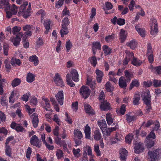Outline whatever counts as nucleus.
<instances>
[{"mask_svg": "<svg viewBox=\"0 0 161 161\" xmlns=\"http://www.w3.org/2000/svg\"><path fill=\"white\" fill-rule=\"evenodd\" d=\"M9 1V0H1L0 9L5 8L7 17L10 18L11 17L13 14H15L17 13L18 8L14 4L10 7Z\"/></svg>", "mask_w": 161, "mask_h": 161, "instance_id": "nucleus-1", "label": "nucleus"}, {"mask_svg": "<svg viewBox=\"0 0 161 161\" xmlns=\"http://www.w3.org/2000/svg\"><path fill=\"white\" fill-rule=\"evenodd\" d=\"M142 99L144 103L146 105V112L149 113L152 110L151 106V96L149 91H147L143 92L141 95Z\"/></svg>", "mask_w": 161, "mask_h": 161, "instance_id": "nucleus-2", "label": "nucleus"}, {"mask_svg": "<svg viewBox=\"0 0 161 161\" xmlns=\"http://www.w3.org/2000/svg\"><path fill=\"white\" fill-rule=\"evenodd\" d=\"M28 4V2L25 1V3L22 4L19 8V12L23 14V17L25 18H27L29 16H30L31 12H30L31 4L30 3H29L28 8L27 9L26 7Z\"/></svg>", "mask_w": 161, "mask_h": 161, "instance_id": "nucleus-3", "label": "nucleus"}, {"mask_svg": "<svg viewBox=\"0 0 161 161\" xmlns=\"http://www.w3.org/2000/svg\"><path fill=\"white\" fill-rule=\"evenodd\" d=\"M150 33L153 36H155L158 33V23L156 19L152 18L150 20Z\"/></svg>", "mask_w": 161, "mask_h": 161, "instance_id": "nucleus-4", "label": "nucleus"}, {"mask_svg": "<svg viewBox=\"0 0 161 161\" xmlns=\"http://www.w3.org/2000/svg\"><path fill=\"white\" fill-rule=\"evenodd\" d=\"M148 154L149 157V160L150 161H155L156 159H158L161 156V151L157 149L153 152L149 151Z\"/></svg>", "mask_w": 161, "mask_h": 161, "instance_id": "nucleus-5", "label": "nucleus"}, {"mask_svg": "<svg viewBox=\"0 0 161 161\" xmlns=\"http://www.w3.org/2000/svg\"><path fill=\"white\" fill-rule=\"evenodd\" d=\"M23 33L21 32H20L16 35V37L11 36L10 39V41L14 46H17L19 45L21 40V38L23 37Z\"/></svg>", "mask_w": 161, "mask_h": 161, "instance_id": "nucleus-6", "label": "nucleus"}, {"mask_svg": "<svg viewBox=\"0 0 161 161\" xmlns=\"http://www.w3.org/2000/svg\"><path fill=\"white\" fill-rule=\"evenodd\" d=\"M53 80L55 84L57 86L62 87L64 86L62 79L59 74L56 73L55 74L53 78Z\"/></svg>", "mask_w": 161, "mask_h": 161, "instance_id": "nucleus-7", "label": "nucleus"}, {"mask_svg": "<svg viewBox=\"0 0 161 161\" xmlns=\"http://www.w3.org/2000/svg\"><path fill=\"white\" fill-rule=\"evenodd\" d=\"M22 28L23 30L25 32V35L29 36L32 35V31L34 29V27L32 26L26 25H24Z\"/></svg>", "mask_w": 161, "mask_h": 161, "instance_id": "nucleus-8", "label": "nucleus"}, {"mask_svg": "<svg viewBox=\"0 0 161 161\" xmlns=\"http://www.w3.org/2000/svg\"><path fill=\"white\" fill-rule=\"evenodd\" d=\"M80 92L84 98H86L90 94V91L87 87L83 86L80 88Z\"/></svg>", "mask_w": 161, "mask_h": 161, "instance_id": "nucleus-9", "label": "nucleus"}, {"mask_svg": "<svg viewBox=\"0 0 161 161\" xmlns=\"http://www.w3.org/2000/svg\"><path fill=\"white\" fill-rule=\"evenodd\" d=\"M31 144L38 147H40L41 145L39 144L40 141L38 137L35 135H33L31 138L30 141Z\"/></svg>", "mask_w": 161, "mask_h": 161, "instance_id": "nucleus-10", "label": "nucleus"}, {"mask_svg": "<svg viewBox=\"0 0 161 161\" xmlns=\"http://www.w3.org/2000/svg\"><path fill=\"white\" fill-rule=\"evenodd\" d=\"M55 97L58 103L60 105H62L63 104V100L64 99L63 91L58 92L57 94L56 95Z\"/></svg>", "mask_w": 161, "mask_h": 161, "instance_id": "nucleus-11", "label": "nucleus"}, {"mask_svg": "<svg viewBox=\"0 0 161 161\" xmlns=\"http://www.w3.org/2000/svg\"><path fill=\"white\" fill-rule=\"evenodd\" d=\"M143 149L142 143L139 142L135 144L134 147V152L135 153L139 154L143 152Z\"/></svg>", "mask_w": 161, "mask_h": 161, "instance_id": "nucleus-12", "label": "nucleus"}, {"mask_svg": "<svg viewBox=\"0 0 161 161\" xmlns=\"http://www.w3.org/2000/svg\"><path fill=\"white\" fill-rule=\"evenodd\" d=\"M42 99L43 101L42 102V106L47 111H49L48 108L51 107L49 100L47 98L44 97H42Z\"/></svg>", "mask_w": 161, "mask_h": 161, "instance_id": "nucleus-13", "label": "nucleus"}, {"mask_svg": "<svg viewBox=\"0 0 161 161\" xmlns=\"http://www.w3.org/2000/svg\"><path fill=\"white\" fill-rule=\"evenodd\" d=\"M127 154V151L125 149L121 148L119 150L120 157L121 160L123 161H125Z\"/></svg>", "mask_w": 161, "mask_h": 161, "instance_id": "nucleus-14", "label": "nucleus"}, {"mask_svg": "<svg viewBox=\"0 0 161 161\" xmlns=\"http://www.w3.org/2000/svg\"><path fill=\"white\" fill-rule=\"evenodd\" d=\"M127 82L126 80L124 79V77L123 76L121 77L119 79V87L123 89H125L127 86Z\"/></svg>", "mask_w": 161, "mask_h": 161, "instance_id": "nucleus-15", "label": "nucleus"}, {"mask_svg": "<svg viewBox=\"0 0 161 161\" xmlns=\"http://www.w3.org/2000/svg\"><path fill=\"white\" fill-rule=\"evenodd\" d=\"M31 118L32 119V122L34 127H37L39 121L37 114L36 113L33 114L31 116Z\"/></svg>", "mask_w": 161, "mask_h": 161, "instance_id": "nucleus-16", "label": "nucleus"}, {"mask_svg": "<svg viewBox=\"0 0 161 161\" xmlns=\"http://www.w3.org/2000/svg\"><path fill=\"white\" fill-rule=\"evenodd\" d=\"M85 110L86 113L89 114L93 115L95 114V112L92 109L90 105L88 104H84Z\"/></svg>", "mask_w": 161, "mask_h": 161, "instance_id": "nucleus-17", "label": "nucleus"}, {"mask_svg": "<svg viewBox=\"0 0 161 161\" xmlns=\"http://www.w3.org/2000/svg\"><path fill=\"white\" fill-rule=\"evenodd\" d=\"M95 73L97 75L96 79L98 83H100L101 82L103 76V73L99 69H97Z\"/></svg>", "mask_w": 161, "mask_h": 161, "instance_id": "nucleus-18", "label": "nucleus"}, {"mask_svg": "<svg viewBox=\"0 0 161 161\" xmlns=\"http://www.w3.org/2000/svg\"><path fill=\"white\" fill-rule=\"evenodd\" d=\"M101 109L103 110H108L110 109V104L107 101H103L100 105Z\"/></svg>", "mask_w": 161, "mask_h": 161, "instance_id": "nucleus-19", "label": "nucleus"}, {"mask_svg": "<svg viewBox=\"0 0 161 161\" xmlns=\"http://www.w3.org/2000/svg\"><path fill=\"white\" fill-rule=\"evenodd\" d=\"M127 37V33L123 29H121L119 33V37L121 43L123 42Z\"/></svg>", "mask_w": 161, "mask_h": 161, "instance_id": "nucleus-20", "label": "nucleus"}, {"mask_svg": "<svg viewBox=\"0 0 161 161\" xmlns=\"http://www.w3.org/2000/svg\"><path fill=\"white\" fill-rule=\"evenodd\" d=\"M135 28L138 33L142 37H144L146 34V31L145 29L141 27L140 25H136L135 26Z\"/></svg>", "mask_w": 161, "mask_h": 161, "instance_id": "nucleus-21", "label": "nucleus"}, {"mask_svg": "<svg viewBox=\"0 0 161 161\" xmlns=\"http://www.w3.org/2000/svg\"><path fill=\"white\" fill-rule=\"evenodd\" d=\"M93 53L95 54L96 53V50H100L101 49V46L100 43L99 42H94L92 43V47Z\"/></svg>", "mask_w": 161, "mask_h": 161, "instance_id": "nucleus-22", "label": "nucleus"}, {"mask_svg": "<svg viewBox=\"0 0 161 161\" xmlns=\"http://www.w3.org/2000/svg\"><path fill=\"white\" fill-rule=\"evenodd\" d=\"M72 80L75 82H78L79 80L78 73L75 69H73L71 70L70 72Z\"/></svg>", "mask_w": 161, "mask_h": 161, "instance_id": "nucleus-23", "label": "nucleus"}, {"mask_svg": "<svg viewBox=\"0 0 161 161\" xmlns=\"http://www.w3.org/2000/svg\"><path fill=\"white\" fill-rule=\"evenodd\" d=\"M98 125L102 130V132H104L107 127L105 120L104 119L102 120L101 121L98 122Z\"/></svg>", "mask_w": 161, "mask_h": 161, "instance_id": "nucleus-24", "label": "nucleus"}, {"mask_svg": "<svg viewBox=\"0 0 161 161\" xmlns=\"http://www.w3.org/2000/svg\"><path fill=\"white\" fill-rule=\"evenodd\" d=\"M51 21L49 19H46L44 21V25L46 30L45 31V33H48L50 29Z\"/></svg>", "mask_w": 161, "mask_h": 161, "instance_id": "nucleus-25", "label": "nucleus"}, {"mask_svg": "<svg viewBox=\"0 0 161 161\" xmlns=\"http://www.w3.org/2000/svg\"><path fill=\"white\" fill-rule=\"evenodd\" d=\"M106 118L107 123L108 125L113 126V125H115V124L113 123V119L112 118L110 113H108L106 114Z\"/></svg>", "mask_w": 161, "mask_h": 161, "instance_id": "nucleus-26", "label": "nucleus"}, {"mask_svg": "<svg viewBox=\"0 0 161 161\" xmlns=\"http://www.w3.org/2000/svg\"><path fill=\"white\" fill-rule=\"evenodd\" d=\"M84 131L85 134V137L86 138L90 139L91 137V129L87 124L86 126Z\"/></svg>", "mask_w": 161, "mask_h": 161, "instance_id": "nucleus-27", "label": "nucleus"}, {"mask_svg": "<svg viewBox=\"0 0 161 161\" xmlns=\"http://www.w3.org/2000/svg\"><path fill=\"white\" fill-rule=\"evenodd\" d=\"M125 76L126 78V81L127 82H129L131 78L133 77V73L132 72H130L127 70H125L124 72Z\"/></svg>", "mask_w": 161, "mask_h": 161, "instance_id": "nucleus-28", "label": "nucleus"}, {"mask_svg": "<svg viewBox=\"0 0 161 161\" xmlns=\"http://www.w3.org/2000/svg\"><path fill=\"white\" fill-rule=\"evenodd\" d=\"M126 45L131 49H134L136 47L137 43L134 40H132L127 42Z\"/></svg>", "mask_w": 161, "mask_h": 161, "instance_id": "nucleus-29", "label": "nucleus"}, {"mask_svg": "<svg viewBox=\"0 0 161 161\" xmlns=\"http://www.w3.org/2000/svg\"><path fill=\"white\" fill-rule=\"evenodd\" d=\"M93 136L94 139L97 141H99L101 140V139H102L100 132L97 130H96L94 131Z\"/></svg>", "mask_w": 161, "mask_h": 161, "instance_id": "nucleus-30", "label": "nucleus"}, {"mask_svg": "<svg viewBox=\"0 0 161 161\" xmlns=\"http://www.w3.org/2000/svg\"><path fill=\"white\" fill-rule=\"evenodd\" d=\"M74 136L75 137L78 139H81L83 137L81 131L79 129H75L74 130Z\"/></svg>", "mask_w": 161, "mask_h": 161, "instance_id": "nucleus-31", "label": "nucleus"}, {"mask_svg": "<svg viewBox=\"0 0 161 161\" xmlns=\"http://www.w3.org/2000/svg\"><path fill=\"white\" fill-rule=\"evenodd\" d=\"M35 75L29 73L27 75L26 80L28 82L31 83L33 82L35 80Z\"/></svg>", "mask_w": 161, "mask_h": 161, "instance_id": "nucleus-32", "label": "nucleus"}, {"mask_svg": "<svg viewBox=\"0 0 161 161\" xmlns=\"http://www.w3.org/2000/svg\"><path fill=\"white\" fill-rule=\"evenodd\" d=\"M29 60L30 61L33 62L35 66H36L38 64L39 61L38 58L35 55L31 56L29 58Z\"/></svg>", "mask_w": 161, "mask_h": 161, "instance_id": "nucleus-33", "label": "nucleus"}, {"mask_svg": "<svg viewBox=\"0 0 161 161\" xmlns=\"http://www.w3.org/2000/svg\"><path fill=\"white\" fill-rule=\"evenodd\" d=\"M105 87L107 91L109 92L112 91L114 89V87L110 83L109 81H108L106 83Z\"/></svg>", "mask_w": 161, "mask_h": 161, "instance_id": "nucleus-34", "label": "nucleus"}, {"mask_svg": "<svg viewBox=\"0 0 161 161\" xmlns=\"http://www.w3.org/2000/svg\"><path fill=\"white\" fill-rule=\"evenodd\" d=\"M145 142L146 147L148 148H150L154 145V142L151 139L147 140L146 139L145 141Z\"/></svg>", "mask_w": 161, "mask_h": 161, "instance_id": "nucleus-35", "label": "nucleus"}, {"mask_svg": "<svg viewBox=\"0 0 161 161\" xmlns=\"http://www.w3.org/2000/svg\"><path fill=\"white\" fill-rule=\"evenodd\" d=\"M142 61L137 59L135 57H134L131 61L132 64L136 66H140L142 64Z\"/></svg>", "mask_w": 161, "mask_h": 161, "instance_id": "nucleus-36", "label": "nucleus"}, {"mask_svg": "<svg viewBox=\"0 0 161 161\" xmlns=\"http://www.w3.org/2000/svg\"><path fill=\"white\" fill-rule=\"evenodd\" d=\"M66 78V81L68 85L70 86L71 87L74 86L75 84L72 82L71 79V77L70 76L69 74H67V75Z\"/></svg>", "mask_w": 161, "mask_h": 161, "instance_id": "nucleus-37", "label": "nucleus"}, {"mask_svg": "<svg viewBox=\"0 0 161 161\" xmlns=\"http://www.w3.org/2000/svg\"><path fill=\"white\" fill-rule=\"evenodd\" d=\"M139 82L138 80L135 79L132 81L130 84L129 90H131L133 88L135 87H137L139 86Z\"/></svg>", "mask_w": 161, "mask_h": 161, "instance_id": "nucleus-38", "label": "nucleus"}, {"mask_svg": "<svg viewBox=\"0 0 161 161\" xmlns=\"http://www.w3.org/2000/svg\"><path fill=\"white\" fill-rule=\"evenodd\" d=\"M125 53L126 54L125 58L128 60H130L131 59H133L134 57V53L132 52H130L128 50H126L125 51Z\"/></svg>", "mask_w": 161, "mask_h": 161, "instance_id": "nucleus-39", "label": "nucleus"}, {"mask_svg": "<svg viewBox=\"0 0 161 161\" xmlns=\"http://www.w3.org/2000/svg\"><path fill=\"white\" fill-rule=\"evenodd\" d=\"M140 99V96L139 94H136L135 95L133 102V103L135 105H137L139 104V101Z\"/></svg>", "mask_w": 161, "mask_h": 161, "instance_id": "nucleus-40", "label": "nucleus"}, {"mask_svg": "<svg viewBox=\"0 0 161 161\" xmlns=\"http://www.w3.org/2000/svg\"><path fill=\"white\" fill-rule=\"evenodd\" d=\"M69 33L68 28L67 27H62L60 31V34L61 36L63 37L65 35H67Z\"/></svg>", "mask_w": 161, "mask_h": 161, "instance_id": "nucleus-41", "label": "nucleus"}, {"mask_svg": "<svg viewBox=\"0 0 161 161\" xmlns=\"http://www.w3.org/2000/svg\"><path fill=\"white\" fill-rule=\"evenodd\" d=\"M10 63L12 66H14L15 64L19 65L20 64V62L19 59L15 58H13L11 60Z\"/></svg>", "mask_w": 161, "mask_h": 161, "instance_id": "nucleus-42", "label": "nucleus"}, {"mask_svg": "<svg viewBox=\"0 0 161 161\" xmlns=\"http://www.w3.org/2000/svg\"><path fill=\"white\" fill-rule=\"evenodd\" d=\"M27 37L25 35H24L22 37V40L23 42V46L25 48H28L29 46V42L26 41Z\"/></svg>", "mask_w": 161, "mask_h": 161, "instance_id": "nucleus-43", "label": "nucleus"}, {"mask_svg": "<svg viewBox=\"0 0 161 161\" xmlns=\"http://www.w3.org/2000/svg\"><path fill=\"white\" fill-rule=\"evenodd\" d=\"M89 60L91 64L94 67H95L97 63V60L96 57L94 56H92L89 58Z\"/></svg>", "mask_w": 161, "mask_h": 161, "instance_id": "nucleus-44", "label": "nucleus"}, {"mask_svg": "<svg viewBox=\"0 0 161 161\" xmlns=\"http://www.w3.org/2000/svg\"><path fill=\"white\" fill-rule=\"evenodd\" d=\"M20 82L21 80L19 79L16 78L12 81V85L13 87H15L19 85Z\"/></svg>", "mask_w": 161, "mask_h": 161, "instance_id": "nucleus-45", "label": "nucleus"}, {"mask_svg": "<svg viewBox=\"0 0 161 161\" xmlns=\"http://www.w3.org/2000/svg\"><path fill=\"white\" fill-rule=\"evenodd\" d=\"M69 22L67 18H64L62 22V27H67L69 24Z\"/></svg>", "mask_w": 161, "mask_h": 161, "instance_id": "nucleus-46", "label": "nucleus"}, {"mask_svg": "<svg viewBox=\"0 0 161 161\" xmlns=\"http://www.w3.org/2000/svg\"><path fill=\"white\" fill-rule=\"evenodd\" d=\"M94 150L97 155L98 156L101 155V153L99 149V146L97 144H96L94 146Z\"/></svg>", "mask_w": 161, "mask_h": 161, "instance_id": "nucleus-47", "label": "nucleus"}, {"mask_svg": "<svg viewBox=\"0 0 161 161\" xmlns=\"http://www.w3.org/2000/svg\"><path fill=\"white\" fill-rule=\"evenodd\" d=\"M103 49L106 55L109 54L111 52V49L107 46H104L103 47Z\"/></svg>", "mask_w": 161, "mask_h": 161, "instance_id": "nucleus-48", "label": "nucleus"}, {"mask_svg": "<svg viewBox=\"0 0 161 161\" xmlns=\"http://www.w3.org/2000/svg\"><path fill=\"white\" fill-rule=\"evenodd\" d=\"M15 130L18 132H23L25 131V129L23 128L21 125L20 124H18L15 128Z\"/></svg>", "mask_w": 161, "mask_h": 161, "instance_id": "nucleus-49", "label": "nucleus"}, {"mask_svg": "<svg viewBox=\"0 0 161 161\" xmlns=\"http://www.w3.org/2000/svg\"><path fill=\"white\" fill-rule=\"evenodd\" d=\"M116 130V127H114L109 128H106L105 130L106 131V134L107 136H109L110 135V133L113 131H115Z\"/></svg>", "mask_w": 161, "mask_h": 161, "instance_id": "nucleus-50", "label": "nucleus"}, {"mask_svg": "<svg viewBox=\"0 0 161 161\" xmlns=\"http://www.w3.org/2000/svg\"><path fill=\"white\" fill-rule=\"evenodd\" d=\"M3 45L4 54L5 55H8V50L9 48L8 45L7 43H4Z\"/></svg>", "mask_w": 161, "mask_h": 161, "instance_id": "nucleus-51", "label": "nucleus"}, {"mask_svg": "<svg viewBox=\"0 0 161 161\" xmlns=\"http://www.w3.org/2000/svg\"><path fill=\"white\" fill-rule=\"evenodd\" d=\"M126 120L128 122H130L136 120V119L134 116H131L128 114L125 115Z\"/></svg>", "mask_w": 161, "mask_h": 161, "instance_id": "nucleus-52", "label": "nucleus"}, {"mask_svg": "<svg viewBox=\"0 0 161 161\" xmlns=\"http://www.w3.org/2000/svg\"><path fill=\"white\" fill-rule=\"evenodd\" d=\"M72 47V44L70 40H69L67 41L66 43V48L67 52H69Z\"/></svg>", "mask_w": 161, "mask_h": 161, "instance_id": "nucleus-53", "label": "nucleus"}, {"mask_svg": "<svg viewBox=\"0 0 161 161\" xmlns=\"http://www.w3.org/2000/svg\"><path fill=\"white\" fill-rule=\"evenodd\" d=\"M4 63L5 64V68L7 69V71H9V70L11 68V66L9 64V59L7 58L5 60Z\"/></svg>", "mask_w": 161, "mask_h": 161, "instance_id": "nucleus-54", "label": "nucleus"}, {"mask_svg": "<svg viewBox=\"0 0 161 161\" xmlns=\"http://www.w3.org/2000/svg\"><path fill=\"white\" fill-rule=\"evenodd\" d=\"M21 28L19 27L14 26L12 28V32L14 35L16 34L21 30Z\"/></svg>", "mask_w": 161, "mask_h": 161, "instance_id": "nucleus-55", "label": "nucleus"}, {"mask_svg": "<svg viewBox=\"0 0 161 161\" xmlns=\"http://www.w3.org/2000/svg\"><path fill=\"white\" fill-rule=\"evenodd\" d=\"M153 85L155 87H159L161 86V80L154 79L153 80Z\"/></svg>", "mask_w": 161, "mask_h": 161, "instance_id": "nucleus-56", "label": "nucleus"}, {"mask_svg": "<svg viewBox=\"0 0 161 161\" xmlns=\"http://www.w3.org/2000/svg\"><path fill=\"white\" fill-rule=\"evenodd\" d=\"M153 51L150 43L148 44L147 45V55L153 54Z\"/></svg>", "mask_w": 161, "mask_h": 161, "instance_id": "nucleus-57", "label": "nucleus"}, {"mask_svg": "<svg viewBox=\"0 0 161 161\" xmlns=\"http://www.w3.org/2000/svg\"><path fill=\"white\" fill-rule=\"evenodd\" d=\"M133 138V135L132 134H130L125 137V141L127 143H130Z\"/></svg>", "mask_w": 161, "mask_h": 161, "instance_id": "nucleus-58", "label": "nucleus"}, {"mask_svg": "<svg viewBox=\"0 0 161 161\" xmlns=\"http://www.w3.org/2000/svg\"><path fill=\"white\" fill-rule=\"evenodd\" d=\"M156 138V135L153 132V131L152 130L151 132L149 134L146 138V139H150V138L154 139Z\"/></svg>", "mask_w": 161, "mask_h": 161, "instance_id": "nucleus-59", "label": "nucleus"}, {"mask_svg": "<svg viewBox=\"0 0 161 161\" xmlns=\"http://www.w3.org/2000/svg\"><path fill=\"white\" fill-rule=\"evenodd\" d=\"M56 155L58 159L61 158L63 156V152L60 149H58L56 151Z\"/></svg>", "mask_w": 161, "mask_h": 161, "instance_id": "nucleus-60", "label": "nucleus"}, {"mask_svg": "<svg viewBox=\"0 0 161 161\" xmlns=\"http://www.w3.org/2000/svg\"><path fill=\"white\" fill-rule=\"evenodd\" d=\"M5 152L6 154L10 157L11 156V150L10 147L8 145L6 146Z\"/></svg>", "mask_w": 161, "mask_h": 161, "instance_id": "nucleus-61", "label": "nucleus"}, {"mask_svg": "<svg viewBox=\"0 0 161 161\" xmlns=\"http://www.w3.org/2000/svg\"><path fill=\"white\" fill-rule=\"evenodd\" d=\"M66 118L65 119V120L69 124H71L72 123V120L71 118L68 115L67 113H65V114Z\"/></svg>", "mask_w": 161, "mask_h": 161, "instance_id": "nucleus-62", "label": "nucleus"}, {"mask_svg": "<svg viewBox=\"0 0 161 161\" xmlns=\"http://www.w3.org/2000/svg\"><path fill=\"white\" fill-rule=\"evenodd\" d=\"M72 108L74 111H76L78 108V102L77 101L72 104Z\"/></svg>", "mask_w": 161, "mask_h": 161, "instance_id": "nucleus-63", "label": "nucleus"}, {"mask_svg": "<svg viewBox=\"0 0 161 161\" xmlns=\"http://www.w3.org/2000/svg\"><path fill=\"white\" fill-rule=\"evenodd\" d=\"M125 23V20L124 19L119 18L117 19V24L119 25H122Z\"/></svg>", "mask_w": 161, "mask_h": 161, "instance_id": "nucleus-64", "label": "nucleus"}]
</instances>
